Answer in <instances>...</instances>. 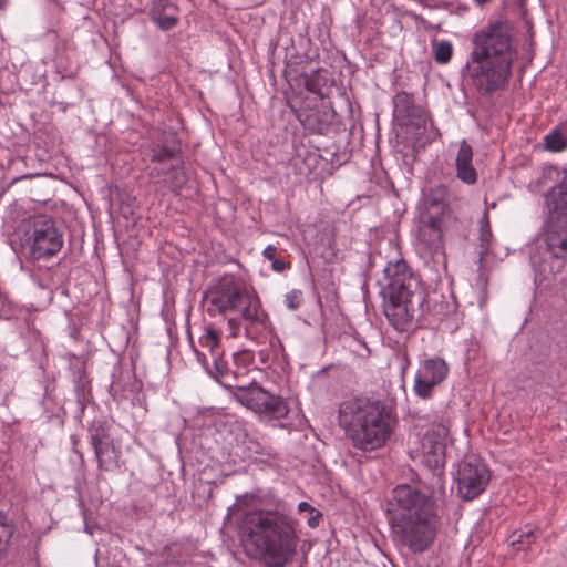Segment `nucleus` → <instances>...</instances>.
<instances>
[{
  "label": "nucleus",
  "instance_id": "f03ea898",
  "mask_svg": "<svg viewBox=\"0 0 567 567\" xmlns=\"http://www.w3.org/2000/svg\"><path fill=\"white\" fill-rule=\"evenodd\" d=\"M516 50L507 28L497 22L474 33L472 50L461 69L463 85L473 86L481 96H492L507 87Z\"/></svg>",
  "mask_w": 567,
  "mask_h": 567
},
{
  "label": "nucleus",
  "instance_id": "cd10ccee",
  "mask_svg": "<svg viewBox=\"0 0 567 567\" xmlns=\"http://www.w3.org/2000/svg\"><path fill=\"white\" fill-rule=\"evenodd\" d=\"M457 178L467 185H474L477 182V172L472 163L455 164Z\"/></svg>",
  "mask_w": 567,
  "mask_h": 567
},
{
  "label": "nucleus",
  "instance_id": "f8f14e48",
  "mask_svg": "<svg viewBox=\"0 0 567 567\" xmlns=\"http://www.w3.org/2000/svg\"><path fill=\"white\" fill-rule=\"evenodd\" d=\"M230 385L237 389L235 399L256 413L271 419H281L289 412L288 405L281 396L269 393L257 383Z\"/></svg>",
  "mask_w": 567,
  "mask_h": 567
},
{
  "label": "nucleus",
  "instance_id": "f3484780",
  "mask_svg": "<svg viewBox=\"0 0 567 567\" xmlns=\"http://www.w3.org/2000/svg\"><path fill=\"white\" fill-rule=\"evenodd\" d=\"M301 82L305 89L318 96L319 100L324 99L333 85V79L326 69H316L310 73L301 75Z\"/></svg>",
  "mask_w": 567,
  "mask_h": 567
},
{
  "label": "nucleus",
  "instance_id": "39448f33",
  "mask_svg": "<svg viewBox=\"0 0 567 567\" xmlns=\"http://www.w3.org/2000/svg\"><path fill=\"white\" fill-rule=\"evenodd\" d=\"M394 153L398 161L411 169L417 154L440 136L427 111L415 102L413 94L400 91L393 96Z\"/></svg>",
  "mask_w": 567,
  "mask_h": 567
},
{
  "label": "nucleus",
  "instance_id": "e433bc0d",
  "mask_svg": "<svg viewBox=\"0 0 567 567\" xmlns=\"http://www.w3.org/2000/svg\"><path fill=\"white\" fill-rule=\"evenodd\" d=\"M228 326L231 330V336L236 337L240 327L239 319L237 317L229 318Z\"/></svg>",
  "mask_w": 567,
  "mask_h": 567
},
{
  "label": "nucleus",
  "instance_id": "2f4dec72",
  "mask_svg": "<svg viewBox=\"0 0 567 567\" xmlns=\"http://www.w3.org/2000/svg\"><path fill=\"white\" fill-rule=\"evenodd\" d=\"M472 159L473 148L465 140H463L458 147L455 164L472 163Z\"/></svg>",
  "mask_w": 567,
  "mask_h": 567
},
{
  "label": "nucleus",
  "instance_id": "f704fd0d",
  "mask_svg": "<svg viewBox=\"0 0 567 567\" xmlns=\"http://www.w3.org/2000/svg\"><path fill=\"white\" fill-rule=\"evenodd\" d=\"M399 359H400V374H401L402 382H404V377H405V373L411 364V360L406 352L402 353L399 357Z\"/></svg>",
  "mask_w": 567,
  "mask_h": 567
},
{
  "label": "nucleus",
  "instance_id": "2eb2a0df",
  "mask_svg": "<svg viewBox=\"0 0 567 567\" xmlns=\"http://www.w3.org/2000/svg\"><path fill=\"white\" fill-rule=\"evenodd\" d=\"M449 373L446 362L441 358H430L424 360L414 377L413 391L421 399L432 396L433 390L439 385Z\"/></svg>",
  "mask_w": 567,
  "mask_h": 567
},
{
  "label": "nucleus",
  "instance_id": "393cba45",
  "mask_svg": "<svg viewBox=\"0 0 567 567\" xmlns=\"http://www.w3.org/2000/svg\"><path fill=\"white\" fill-rule=\"evenodd\" d=\"M212 360H213V369L207 367L209 373L214 378H216L219 382L227 381L230 378L231 372L228 368L227 361L224 360L221 353L214 354L212 357Z\"/></svg>",
  "mask_w": 567,
  "mask_h": 567
},
{
  "label": "nucleus",
  "instance_id": "a878e982",
  "mask_svg": "<svg viewBox=\"0 0 567 567\" xmlns=\"http://www.w3.org/2000/svg\"><path fill=\"white\" fill-rule=\"evenodd\" d=\"M434 60L439 64H446L453 55V45L447 40L433 41Z\"/></svg>",
  "mask_w": 567,
  "mask_h": 567
},
{
  "label": "nucleus",
  "instance_id": "6ab92c4d",
  "mask_svg": "<svg viewBox=\"0 0 567 567\" xmlns=\"http://www.w3.org/2000/svg\"><path fill=\"white\" fill-rule=\"evenodd\" d=\"M297 117L302 126L317 134H324L330 126V113L320 110H299Z\"/></svg>",
  "mask_w": 567,
  "mask_h": 567
},
{
  "label": "nucleus",
  "instance_id": "4be33fe9",
  "mask_svg": "<svg viewBox=\"0 0 567 567\" xmlns=\"http://www.w3.org/2000/svg\"><path fill=\"white\" fill-rule=\"evenodd\" d=\"M181 152L179 144L177 142L176 134H171V142L167 145L159 148H154L151 156V162L162 163L172 158H175Z\"/></svg>",
  "mask_w": 567,
  "mask_h": 567
},
{
  "label": "nucleus",
  "instance_id": "37998d69",
  "mask_svg": "<svg viewBox=\"0 0 567 567\" xmlns=\"http://www.w3.org/2000/svg\"><path fill=\"white\" fill-rule=\"evenodd\" d=\"M477 4L482 6L486 2H488L489 0H474Z\"/></svg>",
  "mask_w": 567,
  "mask_h": 567
},
{
  "label": "nucleus",
  "instance_id": "4c0bfd02",
  "mask_svg": "<svg viewBox=\"0 0 567 567\" xmlns=\"http://www.w3.org/2000/svg\"><path fill=\"white\" fill-rule=\"evenodd\" d=\"M276 252H277V248H276L275 246L269 245V246H267V247L264 249L262 255H264V257H265L266 259H268V260H270V261H271L272 259H275V258H276Z\"/></svg>",
  "mask_w": 567,
  "mask_h": 567
},
{
  "label": "nucleus",
  "instance_id": "7c9ffc66",
  "mask_svg": "<svg viewBox=\"0 0 567 567\" xmlns=\"http://www.w3.org/2000/svg\"><path fill=\"white\" fill-rule=\"evenodd\" d=\"M244 375L243 368L237 367L235 371L231 372L230 378L227 381H220V383L228 389H233L235 396V393L237 392V389L235 386H231L230 384H247V383H257L255 380H241V377Z\"/></svg>",
  "mask_w": 567,
  "mask_h": 567
},
{
  "label": "nucleus",
  "instance_id": "aec40b11",
  "mask_svg": "<svg viewBox=\"0 0 567 567\" xmlns=\"http://www.w3.org/2000/svg\"><path fill=\"white\" fill-rule=\"evenodd\" d=\"M338 419L346 436L354 442V404L351 401L340 404Z\"/></svg>",
  "mask_w": 567,
  "mask_h": 567
},
{
  "label": "nucleus",
  "instance_id": "c756f323",
  "mask_svg": "<svg viewBox=\"0 0 567 567\" xmlns=\"http://www.w3.org/2000/svg\"><path fill=\"white\" fill-rule=\"evenodd\" d=\"M298 509L300 513L309 514V517L307 518V524L309 527L315 528L319 526V520L322 517V513L319 509L315 508L307 502L299 503Z\"/></svg>",
  "mask_w": 567,
  "mask_h": 567
},
{
  "label": "nucleus",
  "instance_id": "dca6fc26",
  "mask_svg": "<svg viewBox=\"0 0 567 567\" xmlns=\"http://www.w3.org/2000/svg\"><path fill=\"white\" fill-rule=\"evenodd\" d=\"M457 310V302L454 295L444 296L442 293L433 292L432 295L425 293L424 315L422 318H431L435 322H442L444 319L455 313Z\"/></svg>",
  "mask_w": 567,
  "mask_h": 567
},
{
  "label": "nucleus",
  "instance_id": "bb28decb",
  "mask_svg": "<svg viewBox=\"0 0 567 567\" xmlns=\"http://www.w3.org/2000/svg\"><path fill=\"white\" fill-rule=\"evenodd\" d=\"M199 344L202 348L207 349L210 357L219 353L220 334L214 328L206 330V333L200 337Z\"/></svg>",
  "mask_w": 567,
  "mask_h": 567
},
{
  "label": "nucleus",
  "instance_id": "a19ab883",
  "mask_svg": "<svg viewBox=\"0 0 567 567\" xmlns=\"http://www.w3.org/2000/svg\"><path fill=\"white\" fill-rule=\"evenodd\" d=\"M71 442H72V445H73V451L79 455L80 460L83 461L84 460L83 454L79 450H76V447H75L78 445V443H79V437L76 435H72L71 436Z\"/></svg>",
  "mask_w": 567,
  "mask_h": 567
},
{
  "label": "nucleus",
  "instance_id": "f257e3e1",
  "mask_svg": "<svg viewBox=\"0 0 567 567\" xmlns=\"http://www.w3.org/2000/svg\"><path fill=\"white\" fill-rule=\"evenodd\" d=\"M362 268L361 289L364 297L369 286L379 288L383 312L399 332H411L424 315L425 290L419 276L400 258L386 260L380 252L367 251Z\"/></svg>",
  "mask_w": 567,
  "mask_h": 567
},
{
  "label": "nucleus",
  "instance_id": "b1692460",
  "mask_svg": "<svg viewBox=\"0 0 567 567\" xmlns=\"http://www.w3.org/2000/svg\"><path fill=\"white\" fill-rule=\"evenodd\" d=\"M544 147L545 150L554 153L563 152L567 148V138H565L559 131L554 127L544 136Z\"/></svg>",
  "mask_w": 567,
  "mask_h": 567
},
{
  "label": "nucleus",
  "instance_id": "9b49d317",
  "mask_svg": "<svg viewBox=\"0 0 567 567\" xmlns=\"http://www.w3.org/2000/svg\"><path fill=\"white\" fill-rule=\"evenodd\" d=\"M488 466L477 457L458 462L454 482L457 495L463 501H473L485 492L491 481Z\"/></svg>",
  "mask_w": 567,
  "mask_h": 567
},
{
  "label": "nucleus",
  "instance_id": "79ce46f5",
  "mask_svg": "<svg viewBox=\"0 0 567 567\" xmlns=\"http://www.w3.org/2000/svg\"><path fill=\"white\" fill-rule=\"evenodd\" d=\"M244 357V354H240V353H235L234 354V359H235V362L237 363L239 359H241Z\"/></svg>",
  "mask_w": 567,
  "mask_h": 567
},
{
  "label": "nucleus",
  "instance_id": "1a4fd4ad",
  "mask_svg": "<svg viewBox=\"0 0 567 567\" xmlns=\"http://www.w3.org/2000/svg\"><path fill=\"white\" fill-rule=\"evenodd\" d=\"M357 398V421H360V433L357 431V449L374 451L382 447L392 432L394 421L391 410L380 400L368 403L364 409Z\"/></svg>",
  "mask_w": 567,
  "mask_h": 567
},
{
  "label": "nucleus",
  "instance_id": "0eeeda50",
  "mask_svg": "<svg viewBox=\"0 0 567 567\" xmlns=\"http://www.w3.org/2000/svg\"><path fill=\"white\" fill-rule=\"evenodd\" d=\"M445 194L446 188L444 186L431 189L424 196L423 207L419 214L417 241L436 262H445L442 229L447 207Z\"/></svg>",
  "mask_w": 567,
  "mask_h": 567
},
{
  "label": "nucleus",
  "instance_id": "412c9836",
  "mask_svg": "<svg viewBox=\"0 0 567 567\" xmlns=\"http://www.w3.org/2000/svg\"><path fill=\"white\" fill-rule=\"evenodd\" d=\"M509 545L514 550L520 551L528 549L536 540L534 529L520 528L512 533L508 538Z\"/></svg>",
  "mask_w": 567,
  "mask_h": 567
},
{
  "label": "nucleus",
  "instance_id": "58836bf2",
  "mask_svg": "<svg viewBox=\"0 0 567 567\" xmlns=\"http://www.w3.org/2000/svg\"><path fill=\"white\" fill-rule=\"evenodd\" d=\"M271 262H272V265H271L272 269L277 272H281L287 268L286 261L281 260V259L275 258L271 260Z\"/></svg>",
  "mask_w": 567,
  "mask_h": 567
},
{
  "label": "nucleus",
  "instance_id": "c85d7f7f",
  "mask_svg": "<svg viewBox=\"0 0 567 567\" xmlns=\"http://www.w3.org/2000/svg\"><path fill=\"white\" fill-rule=\"evenodd\" d=\"M478 240H480L478 262H480V266H482L484 259L486 258V256L489 252L491 244L493 240L492 229H480Z\"/></svg>",
  "mask_w": 567,
  "mask_h": 567
},
{
  "label": "nucleus",
  "instance_id": "c03bdc74",
  "mask_svg": "<svg viewBox=\"0 0 567 567\" xmlns=\"http://www.w3.org/2000/svg\"><path fill=\"white\" fill-rule=\"evenodd\" d=\"M2 8V0H0V9Z\"/></svg>",
  "mask_w": 567,
  "mask_h": 567
},
{
  "label": "nucleus",
  "instance_id": "a211bd4d",
  "mask_svg": "<svg viewBox=\"0 0 567 567\" xmlns=\"http://www.w3.org/2000/svg\"><path fill=\"white\" fill-rule=\"evenodd\" d=\"M150 14L158 28L165 31L173 29L178 22L175 6L168 0H153Z\"/></svg>",
  "mask_w": 567,
  "mask_h": 567
},
{
  "label": "nucleus",
  "instance_id": "72a5a7b5",
  "mask_svg": "<svg viewBox=\"0 0 567 567\" xmlns=\"http://www.w3.org/2000/svg\"><path fill=\"white\" fill-rule=\"evenodd\" d=\"M371 353H372V350L368 347L367 342L364 340H361L357 336V351H355L357 357L368 358L369 355H371Z\"/></svg>",
  "mask_w": 567,
  "mask_h": 567
},
{
  "label": "nucleus",
  "instance_id": "20e7f679",
  "mask_svg": "<svg viewBox=\"0 0 567 567\" xmlns=\"http://www.w3.org/2000/svg\"><path fill=\"white\" fill-rule=\"evenodd\" d=\"M246 543L265 567H286L297 553L295 520L278 511L254 513L245 523Z\"/></svg>",
  "mask_w": 567,
  "mask_h": 567
},
{
  "label": "nucleus",
  "instance_id": "ea45409f",
  "mask_svg": "<svg viewBox=\"0 0 567 567\" xmlns=\"http://www.w3.org/2000/svg\"><path fill=\"white\" fill-rule=\"evenodd\" d=\"M480 229H491V223L487 212H485L480 219Z\"/></svg>",
  "mask_w": 567,
  "mask_h": 567
},
{
  "label": "nucleus",
  "instance_id": "9d476101",
  "mask_svg": "<svg viewBox=\"0 0 567 567\" xmlns=\"http://www.w3.org/2000/svg\"><path fill=\"white\" fill-rule=\"evenodd\" d=\"M63 245L62 233L48 216L34 217L22 238L24 252L34 260L58 254Z\"/></svg>",
  "mask_w": 567,
  "mask_h": 567
},
{
  "label": "nucleus",
  "instance_id": "423d86ee",
  "mask_svg": "<svg viewBox=\"0 0 567 567\" xmlns=\"http://www.w3.org/2000/svg\"><path fill=\"white\" fill-rule=\"evenodd\" d=\"M205 299L209 315L236 313L247 322L246 331L255 324H264L266 315L260 309L259 298L240 285L234 276H224L209 289Z\"/></svg>",
  "mask_w": 567,
  "mask_h": 567
},
{
  "label": "nucleus",
  "instance_id": "7ed1b4c3",
  "mask_svg": "<svg viewBox=\"0 0 567 567\" xmlns=\"http://www.w3.org/2000/svg\"><path fill=\"white\" fill-rule=\"evenodd\" d=\"M434 501L409 484L392 491L388 513L401 543L413 554L424 553L436 536Z\"/></svg>",
  "mask_w": 567,
  "mask_h": 567
},
{
  "label": "nucleus",
  "instance_id": "6e6552de",
  "mask_svg": "<svg viewBox=\"0 0 567 567\" xmlns=\"http://www.w3.org/2000/svg\"><path fill=\"white\" fill-rule=\"evenodd\" d=\"M548 212L545 245L556 259H567V167L557 184L545 196Z\"/></svg>",
  "mask_w": 567,
  "mask_h": 567
},
{
  "label": "nucleus",
  "instance_id": "ddd939ff",
  "mask_svg": "<svg viewBox=\"0 0 567 567\" xmlns=\"http://www.w3.org/2000/svg\"><path fill=\"white\" fill-rule=\"evenodd\" d=\"M111 426L104 420H94L89 426L90 444L94 450L100 471L120 468L121 447L114 443Z\"/></svg>",
  "mask_w": 567,
  "mask_h": 567
},
{
  "label": "nucleus",
  "instance_id": "473e14b6",
  "mask_svg": "<svg viewBox=\"0 0 567 567\" xmlns=\"http://www.w3.org/2000/svg\"><path fill=\"white\" fill-rule=\"evenodd\" d=\"M303 301V295L301 290H292L285 296V303L290 310H296L300 307Z\"/></svg>",
  "mask_w": 567,
  "mask_h": 567
},
{
  "label": "nucleus",
  "instance_id": "5701e85b",
  "mask_svg": "<svg viewBox=\"0 0 567 567\" xmlns=\"http://www.w3.org/2000/svg\"><path fill=\"white\" fill-rule=\"evenodd\" d=\"M163 174H169V184L174 190L181 189L186 184V175L179 166H172L168 172L158 168L152 171L153 176H162Z\"/></svg>",
  "mask_w": 567,
  "mask_h": 567
},
{
  "label": "nucleus",
  "instance_id": "c9c22d12",
  "mask_svg": "<svg viewBox=\"0 0 567 567\" xmlns=\"http://www.w3.org/2000/svg\"><path fill=\"white\" fill-rule=\"evenodd\" d=\"M509 6L517 9L518 13L525 18L527 13L526 0H505Z\"/></svg>",
  "mask_w": 567,
  "mask_h": 567
},
{
  "label": "nucleus",
  "instance_id": "4468645a",
  "mask_svg": "<svg viewBox=\"0 0 567 567\" xmlns=\"http://www.w3.org/2000/svg\"><path fill=\"white\" fill-rule=\"evenodd\" d=\"M449 429L442 423L433 424L422 439L423 463L434 473L445 465Z\"/></svg>",
  "mask_w": 567,
  "mask_h": 567
}]
</instances>
